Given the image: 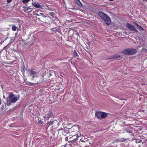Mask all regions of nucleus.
Masks as SVG:
<instances>
[{
	"label": "nucleus",
	"mask_w": 147,
	"mask_h": 147,
	"mask_svg": "<svg viewBox=\"0 0 147 147\" xmlns=\"http://www.w3.org/2000/svg\"><path fill=\"white\" fill-rule=\"evenodd\" d=\"M120 141L123 142L126 140V139H124V138H121L120 139Z\"/></svg>",
	"instance_id": "obj_26"
},
{
	"label": "nucleus",
	"mask_w": 147,
	"mask_h": 147,
	"mask_svg": "<svg viewBox=\"0 0 147 147\" xmlns=\"http://www.w3.org/2000/svg\"><path fill=\"white\" fill-rule=\"evenodd\" d=\"M40 83V81H37V83H31V82H26V83H27V84L28 85H30V86H34V85H36L37 84Z\"/></svg>",
	"instance_id": "obj_9"
},
{
	"label": "nucleus",
	"mask_w": 147,
	"mask_h": 147,
	"mask_svg": "<svg viewBox=\"0 0 147 147\" xmlns=\"http://www.w3.org/2000/svg\"><path fill=\"white\" fill-rule=\"evenodd\" d=\"M32 11V10H31V11H29L28 12V13H31V12Z\"/></svg>",
	"instance_id": "obj_33"
},
{
	"label": "nucleus",
	"mask_w": 147,
	"mask_h": 147,
	"mask_svg": "<svg viewBox=\"0 0 147 147\" xmlns=\"http://www.w3.org/2000/svg\"><path fill=\"white\" fill-rule=\"evenodd\" d=\"M26 70L27 71V73L30 74V76H32V79H34L35 77L36 76V75L37 72L36 71H34L33 70L30 69H29L26 68Z\"/></svg>",
	"instance_id": "obj_4"
},
{
	"label": "nucleus",
	"mask_w": 147,
	"mask_h": 147,
	"mask_svg": "<svg viewBox=\"0 0 147 147\" xmlns=\"http://www.w3.org/2000/svg\"><path fill=\"white\" fill-rule=\"evenodd\" d=\"M143 1H145L147 2V0H142Z\"/></svg>",
	"instance_id": "obj_37"
},
{
	"label": "nucleus",
	"mask_w": 147,
	"mask_h": 147,
	"mask_svg": "<svg viewBox=\"0 0 147 147\" xmlns=\"http://www.w3.org/2000/svg\"><path fill=\"white\" fill-rule=\"evenodd\" d=\"M135 140V142L136 143H139L141 141V140L139 139H136Z\"/></svg>",
	"instance_id": "obj_20"
},
{
	"label": "nucleus",
	"mask_w": 147,
	"mask_h": 147,
	"mask_svg": "<svg viewBox=\"0 0 147 147\" xmlns=\"http://www.w3.org/2000/svg\"><path fill=\"white\" fill-rule=\"evenodd\" d=\"M78 138V135L77 134L76 135H74L72 137V138L73 139V140L75 142Z\"/></svg>",
	"instance_id": "obj_16"
},
{
	"label": "nucleus",
	"mask_w": 147,
	"mask_h": 147,
	"mask_svg": "<svg viewBox=\"0 0 147 147\" xmlns=\"http://www.w3.org/2000/svg\"><path fill=\"white\" fill-rule=\"evenodd\" d=\"M40 19H41V17H40V18H38V21H41V20H40Z\"/></svg>",
	"instance_id": "obj_31"
},
{
	"label": "nucleus",
	"mask_w": 147,
	"mask_h": 147,
	"mask_svg": "<svg viewBox=\"0 0 147 147\" xmlns=\"http://www.w3.org/2000/svg\"><path fill=\"white\" fill-rule=\"evenodd\" d=\"M21 25V24H19V26L20 28V27Z\"/></svg>",
	"instance_id": "obj_34"
},
{
	"label": "nucleus",
	"mask_w": 147,
	"mask_h": 147,
	"mask_svg": "<svg viewBox=\"0 0 147 147\" xmlns=\"http://www.w3.org/2000/svg\"><path fill=\"white\" fill-rule=\"evenodd\" d=\"M1 109L2 110H3V109H5L4 106V105H3L2 106Z\"/></svg>",
	"instance_id": "obj_27"
},
{
	"label": "nucleus",
	"mask_w": 147,
	"mask_h": 147,
	"mask_svg": "<svg viewBox=\"0 0 147 147\" xmlns=\"http://www.w3.org/2000/svg\"><path fill=\"white\" fill-rule=\"evenodd\" d=\"M121 57V55H119L115 54L111 56L109 58V59H117Z\"/></svg>",
	"instance_id": "obj_8"
},
{
	"label": "nucleus",
	"mask_w": 147,
	"mask_h": 147,
	"mask_svg": "<svg viewBox=\"0 0 147 147\" xmlns=\"http://www.w3.org/2000/svg\"><path fill=\"white\" fill-rule=\"evenodd\" d=\"M65 140L66 141H67L68 140V138L67 137H66L65 138Z\"/></svg>",
	"instance_id": "obj_30"
},
{
	"label": "nucleus",
	"mask_w": 147,
	"mask_h": 147,
	"mask_svg": "<svg viewBox=\"0 0 147 147\" xmlns=\"http://www.w3.org/2000/svg\"><path fill=\"white\" fill-rule=\"evenodd\" d=\"M20 98L19 96H16L12 92L9 94V95L6 98V105L7 106H10L12 103H14L16 102Z\"/></svg>",
	"instance_id": "obj_1"
},
{
	"label": "nucleus",
	"mask_w": 147,
	"mask_h": 147,
	"mask_svg": "<svg viewBox=\"0 0 147 147\" xmlns=\"http://www.w3.org/2000/svg\"><path fill=\"white\" fill-rule=\"evenodd\" d=\"M34 78H35V81L36 82V83H37V81H40V83H41L42 82L41 81V78H40L39 77H37L36 76H35L34 77Z\"/></svg>",
	"instance_id": "obj_15"
},
{
	"label": "nucleus",
	"mask_w": 147,
	"mask_h": 147,
	"mask_svg": "<svg viewBox=\"0 0 147 147\" xmlns=\"http://www.w3.org/2000/svg\"><path fill=\"white\" fill-rule=\"evenodd\" d=\"M95 115L98 119H102V112H97L95 113Z\"/></svg>",
	"instance_id": "obj_7"
},
{
	"label": "nucleus",
	"mask_w": 147,
	"mask_h": 147,
	"mask_svg": "<svg viewBox=\"0 0 147 147\" xmlns=\"http://www.w3.org/2000/svg\"><path fill=\"white\" fill-rule=\"evenodd\" d=\"M107 116V113L102 112V119H104Z\"/></svg>",
	"instance_id": "obj_12"
},
{
	"label": "nucleus",
	"mask_w": 147,
	"mask_h": 147,
	"mask_svg": "<svg viewBox=\"0 0 147 147\" xmlns=\"http://www.w3.org/2000/svg\"><path fill=\"white\" fill-rule=\"evenodd\" d=\"M135 25L137 26V29L140 31H143L144 30V29L140 26L138 24L134 22Z\"/></svg>",
	"instance_id": "obj_10"
},
{
	"label": "nucleus",
	"mask_w": 147,
	"mask_h": 147,
	"mask_svg": "<svg viewBox=\"0 0 147 147\" xmlns=\"http://www.w3.org/2000/svg\"><path fill=\"white\" fill-rule=\"evenodd\" d=\"M49 74H50V75L51 76L52 75L51 73H49Z\"/></svg>",
	"instance_id": "obj_35"
},
{
	"label": "nucleus",
	"mask_w": 147,
	"mask_h": 147,
	"mask_svg": "<svg viewBox=\"0 0 147 147\" xmlns=\"http://www.w3.org/2000/svg\"><path fill=\"white\" fill-rule=\"evenodd\" d=\"M54 122L53 121H51L50 122H48V127H49V126L51 125L52 124H53V122Z\"/></svg>",
	"instance_id": "obj_19"
},
{
	"label": "nucleus",
	"mask_w": 147,
	"mask_h": 147,
	"mask_svg": "<svg viewBox=\"0 0 147 147\" xmlns=\"http://www.w3.org/2000/svg\"><path fill=\"white\" fill-rule=\"evenodd\" d=\"M30 1V0H23L22 2L24 3H26Z\"/></svg>",
	"instance_id": "obj_23"
},
{
	"label": "nucleus",
	"mask_w": 147,
	"mask_h": 147,
	"mask_svg": "<svg viewBox=\"0 0 147 147\" xmlns=\"http://www.w3.org/2000/svg\"><path fill=\"white\" fill-rule=\"evenodd\" d=\"M142 52H145L147 51V49L145 48H143L142 50Z\"/></svg>",
	"instance_id": "obj_22"
},
{
	"label": "nucleus",
	"mask_w": 147,
	"mask_h": 147,
	"mask_svg": "<svg viewBox=\"0 0 147 147\" xmlns=\"http://www.w3.org/2000/svg\"><path fill=\"white\" fill-rule=\"evenodd\" d=\"M120 141V139H117L115 140H114V142H119Z\"/></svg>",
	"instance_id": "obj_24"
},
{
	"label": "nucleus",
	"mask_w": 147,
	"mask_h": 147,
	"mask_svg": "<svg viewBox=\"0 0 147 147\" xmlns=\"http://www.w3.org/2000/svg\"><path fill=\"white\" fill-rule=\"evenodd\" d=\"M75 2L76 3L80 6H82V3L80 1V0H75Z\"/></svg>",
	"instance_id": "obj_13"
},
{
	"label": "nucleus",
	"mask_w": 147,
	"mask_h": 147,
	"mask_svg": "<svg viewBox=\"0 0 147 147\" xmlns=\"http://www.w3.org/2000/svg\"><path fill=\"white\" fill-rule=\"evenodd\" d=\"M47 115L48 116H47L46 118L47 120H48L50 117L53 115V113L52 112H50ZM45 117H46V116Z\"/></svg>",
	"instance_id": "obj_14"
},
{
	"label": "nucleus",
	"mask_w": 147,
	"mask_h": 147,
	"mask_svg": "<svg viewBox=\"0 0 147 147\" xmlns=\"http://www.w3.org/2000/svg\"><path fill=\"white\" fill-rule=\"evenodd\" d=\"M49 15L52 17H53L55 15V13H54L52 12H50L49 13Z\"/></svg>",
	"instance_id": "obj_21"
},
{
	"label": "nucleus",
	"mask_w": 147,
	"mask_h": 147,
	"mask_svg": "<svg viewBox=\"0 0 147 147\" xmlns=\"http://www.w3.org/2000/svg\"><path fill=\"white\" fill-rule=\"evenodd\" d=\"M137 52L136 50L134 49H127L123 50L122 53L126 55H132L136 54Z\"/></svg>",
	"instance_id": "obj_3"
},
{
	"label": "nucleus",
	"mask_w": 147,
	"mask_h": 147,
	"mask_svg": "<svg viewBox=\"0 0 147 147\" xmlns=\"http://www.w3.org/2000/svg\"><path fill=\"white\" fill-rule=\"evenodd\" d=\"M17 29V27L13 25L12 27V29L13 31H16Z\"/></svg>",
	"instance_id": "obj_18"
},
{
	"label": "nucleus",
	"mask_w": 147,
	"mask_h": 147,
	"mask_svg": "<svg viewBox=\"0 0 147 147\" xmlns=\"http://www.w3.org/2000/svg\"><path fill=\"white\" fill-rule=\"evenodd\" d=\"M126 26L131 31L135 32H138V30L133 25L127 23L126 24Z\"/></svg>",
	"instance_id": "obj_5"
},
{
	"label": "nucleus",
	"mask_w": 147,
	"mask_h": 147,
	"mask_svg": "<svg viewBox=\"0 0 147 147\" xmlns=\"http://www.w3.org/2000/svg\"><path fill=\"white\" fill-rule=\"evenodd\" d=\"M38 123H42V121L41 120H39L38 121Z\"/></svg>",
	"instance_id": "obj_29"
},
{
	"label": "nucleus",
	"mask_w": 147,
	"mask_h": 147,
	"mask_svg": "<svg viewBox=\"0 0 147 147\" xmlns=\"http://www.w3.org/2000/svg\"><path fill=\"white\" fill-rule=\"evenodd\" d=\"M97 14L106 24L109 25L110 24L111 22V20L110 18L108 15L101 11L98 12Z\"/></svg>",
	"instance_id": "obj_2"
},
{
	"label": "nucleus",
	"mask_w": 147,
	"mask_h": 147,
	"mask_svg": "<svg viewBox=\"0 0 147 147\" xmlns=\"http://www.w3.org/2000/svg\"><path fill=\"white\" fill-rule=\"evenodd\" d=\"M1 100L0 99V105L1 104Z\"/></svg>",
	"instance_id": "obj_36"
},
{
	"label": "nucleus",
	"mask_w": 147,
	"mask_h": 147,
	"mask_svg": "<svg viewBox=\"0 0 147 147\" xmlns=\"http://www.w3.org/2000/svg\"><path fill=\"white\" fill-rule=\"evenodd\" d=\"M35 38H34V39L33 40L32 39V42H34L35 40Z\"/></svg>",
	"instance_id": "obj_32"
},
{
	"label": "nucleus",
	"mask_w": 147,
	"mask_h": 147,
	"mask_svg": "<svg viewBox=\"0 0 147 147\" xmlns=\"http://www.w3.org/2000/svg\"><path fill=\"white\" fill-rule=\"evenodd\" d=\"M38 11H35L33 12V13L37 16H42V17H46V16H45L44 14L40 12L38 13Z\"/></svg>",
	"instance_id": "obj_6"
},
{
	"label": "nucleus",
	"mask_w": 147,
	"mask_h": 147,
	"mask_svg": "<svg viewBox=\"0 0 147 147\" xmlns=\"http://www.w3.org/2000/svg\"><path fill=\"white\" fill-rule=\"evenodd\" d=\"M73 57H78V55L77 54L76 51L75 50H74V51L73 53Z\"/></svg>",
	"instance_id": "obj_17"
},
{
	"label": "nucleus",
	"mask_w": 147,
	"mask_h": 147,
	"mask_svg": "<svg viewBox=\"0 0 147 147\" xmlns=\"http://www.w3.org/2000/svg\"><path fill=\"white\" fill-rule=\"evenodd\" d=\"M33 5L36 8H42V6L40 4H37L36 2L32 3Z\"/></svg>",
	"instance_id": "obj_11"
},
{
	"label": "nucleus",
	"mask_w": 147,
	"mask_h": 147,
	"mask_svg": "<svg viewBox=\"0 0 147 147\" xmlns=\"http://www.w3.org/2000/svg\"><path fill=\"white\" fill-rule=\"evenodd\" d=\"M12 0H7V2L8 3H9L11 2Z\"/></svg>",
	"instance_id": "obj_28"
},
{
	"label": "nucleus",
	"mask_w": 147,
	"mask_h": 147,
	"mask_svg": "<svg viewBox=\"0 0 147 147\" xmlns=\"http://www.w3.org/2000/svg\"><path fill=\"white\" fill-rule=\"evenodd\" d=\"M69 61V62H70V61Z\"/></svg>",
	"instance_id": "obj_39"
},
{
	"label": "nucleus",
	"mask_w": 147,
	"mask_h": 147,
	"mask_svg": "<svg viewBox=\"0 0 147 147\" xmlns=\"http://www.w3.org/2000/svg\"><path fill=\"white\" fill-rule=\"evenodd\" d=\"M25 9H26V11H28V10L29 9H32V8H30V7H25Z\"/></svg>",
	"instance_id": "obj_25"
},
{
	"label": "nucleus",
	"mask_w": 147,
	"mask_h": 147,
	"mask_svg": "<svg viewBox=\"0 0 147 147\" xmlns=\"http://www.w3.org/2000/svg\"><path fill=\"white\" fill-rule=\"evenodd\" d=\"M3 98H5V96L4 95L3 96Z\"/></svg>",
	"instance_id": "obj_38"
}]
</instances>
